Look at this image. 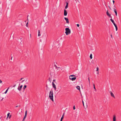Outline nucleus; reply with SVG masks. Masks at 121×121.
Masks as SVG:
<instances>
[{"instance_id": "obj_1", "label": "nucleus", "mask_w": 121, "mask_h": 121, "mask_svg": "<svg viewBox=\"0 0 121 121\" xmlns=\"http://www.w3.org/2000/svg\"><path fill=\"white\" fill-rule=\"evenodd\" d=\"M49 97L50 99L52 101H53V94L52 90L51 91L49 92Z\"/></svg>"}, {"instance_id": "obj_2", "label": "nucleus", "mask_w": 121, "mask_h": 121, "mask_svg": "<svg viewBox=\"0 0 121 121\" xmlns=\"http://www.w3.org/2000/svg\"><path fill=\"white\" fill-rule=\"evenodd\" d=\"M65 33L66 35L70 34L71 33L70 30L69 28H66L65 29Z\"/></svg>"}, {"instance_id": "obj_3", "label": "nucleus", "mask_w": 121, "mask_h": 121, "mask_svg": "<svg viewBox=\"0 0 121 121\" xmlns=\"http://www.w3.org/2000/svg\"><path fill=\"white\" fill-rule=\"evenodd\" d=\"M110 20L113 23V24H114L115 26V27L116 28V30L117 31V30L118 28L117 25L115 24V23L114 22V20H112V18Z\"/></svg>"}, {"instance_id": "obj_4", "label": "nucleus", "mask_w": 121, "mask_h": 121, "mask_svg": "<svg viewBox=\"0 0 121 121\" xmlns=\"http://www.w3.org/2000/svg\"><path fill=\"white\" fill-rule=\"evenodd\" d=\"M69 78L72 81H74L75 80L76 78V77H69Z\"/></svg>"}, {"instance_id": "obj_5", "label": "nucleus", "mask_w": 121, "mask_h": 121, "mask_svg": "<svg viewBox=\"0 0 121 121\" xmlns=\"http://www.w3.org/2000/svg\"><path fill=\"white\" fill-rule=\"evenodd\" d=\"M52 84L53 87L54 89L55 90H56V87L54 83L53 82H52Z\"/></svg>"}, {"instance_id": "obj_6", "label": "nucleus", "mask_w": 121, "mask_h": 121, "mask_svg": "<svg viewBox=\"0 0 121 121\" xmlns=\"http://www.w3.org/2000/svg\"><path fill=\"white\" fill-rule=\"evenodd\" d=\"M67 11L65 10V9L64 10V15L65 16H66L67 15Z\"/></svg>"}, {"instance_id": "obj_7", "label": "nucleus", "mask_w": 121, "mask_h": 121, "mask_svg": "<svg viewBox=\"0 0 121 121\" xmlns=\"http://www.w3.org/2000/svg\"><path fill=\"white\" fill-rule=\"evenodd\" d=\"M66 21V22L67 23H69V21L68 19V18H66L65 17H64Z\"/></svg>"}, {"instance_id": "obj_8", "label": "nucleus", "mask_w": 121, "mask_h": 121, "mask_svg": "<svg viewBox=\"0 0 121 121\" xmlns=\"http://www.w3.org/2000/svg\"><path fill=\"white\" fill-rule=\"evenodd\" d=\"M106 13L107 15L108 16L112 18V17L111 16V14L109 13L108 11L106 12Z\"/></svg>"}, {"instance_id": "obj_9", "label": "nucleus", "mask_w": 121, "mask_h": 121, "mask_svg": "<svg viewBox=\"0 0 121 121\" xmlns=\"http://www.w3.org/2000/svg\"><path fill=\"white\" fill-rule=\"evenodd\" d=\"M113 121H116V117L115 115L113 116Z\"/></svg>"}, {"instance_id": "obj_10", "label": "nucleus", "mask_w": 121, "mask_h": 121, "mask_svg": "<svg viewBox=\"0 0 121 121\" xmlns=\"http://www.w3.org/2000/svg\"><path fill=\"white\" fill-rule=\"evenodd\" d=\"M22 87V85H21L20 87H18V89L19 91H20L21 90V88Z\"/></svg>"}, {"instance_id": "obj_11", "label": "nucleus", "mask_w": 121, "mask_h": 121, "mask_svg": "<svg viewBox=\"0 0 121 121\" xmlns=\"http://www.w3.org/2000/svg\"><path fill=\"white\" fill-rule=\"evenodd\" d=\"M64 114H65V112H64L63 115H62V116L61 117V119H60V121H62V120L64 118Z\"/></svg>"}, {"instance_id": "obj_12", "label": "nucleus", "mask_w": 121, "mask_h": 121, "mask_svg": "<svg viewBox=\"0 0 121 121\" xmlns=\"http://www.w3.org/2000/svg\"><path fill=\"white\" fill-rule=\"evenodd\" d=\"M114 12L115 13L116 15V16H117V11L116 9H114Z\"/></svg>"}, {"instance_id": "obj_13", "label": "nucleus", "mask_w": 121, "mask_h": 121, "mask_svg": "<svg viewBox=\"0 0 121 121\" xmlns=\"http://www.w3.org/2000/svg\"><path fill=\"white\" fill-rule=\"evenodd\" d=\"M110 94H111V96L112 97L115 98V96H114L113 94V93H112V92L111 91L110 92Z\"/></svg>"}, {"instance_id": "obj_14", "label": "nucleus", "mask_w": 121, "mask_h": 121, "mask_svg": "<svg viewBox=\"0 0 121 121\" xmlns=\"http://www.w3.org/2000/svg\"><path fill=\"white\" fill-rule=\"evenodd\" d=\"M76 88L78 90H80V87L79 86H76Z\"/></svg>"}, {"instance_id": "obj_15", "label": "nucleus", "mask_w": 121, "mask_h": 121, "mask_svg": "<svg viewBox=\"0 0 121 121\" xmlns=\"http://www.w3.org/2000/svg\"><path fill=\"white\" fill-rule=\"evenodd\" d=\"M40 30H38V36H40L41 35L40 34Z\"/></svg>"}, {"instance_id": "obj_16", "label": "nucleus", "mask_w": 121, "mask_h": 121, "mask_svg": "<svg viewBox=\"0 0 121 121\" xmlns=\"http://www.w3.org/2000/svg\"><path fill=\"white\" fill-rule=\"evenodd\" d=\"M90 58L91 59L92 58V54H91L90 55Z\"/></svg>"}, {"instance_id": "obj_17", "label": "nucleus", "mask_w": 121, "mask_h": 121, "mask_svg": "<svg viewBox=\"0 0 121 121\" xmlns=\"http://www.w3.org/2000/svg\"><path fill=\"white\" fill-rule=\"evenodd\" d=\"M26 116L25 115V116L24 117V118H23V119L22 120V121H24V119H25L26 118Z\"/></svg>"}, {"instance_id": "obj_18", "label": "nucleus", "mask_w": 121, "mask_h": 121, "mask_svg": "<svg viewBox=\"0 0 121 121\" xmlns=\"http://www.w3.org/2000/svg\"><path fill=\"white\" fill-rule=\"evenodd\" d=\"M9 87L7 89V90H6V91H5V92H4V93L5 94H6L7 93V92L8 91V90L9 89Z\"/></svg>"}, {"instance_id": "obj_19", "label": "nucleus", "mask_w": 121, "mask_h": 121, "mask_svg": "<svg viewBox=\"0 0 121 121\" xmlns=\"http://www.w3.org/2000/svg\"><path fill=\"white\" fill-rule=\"evenodd\" d=\"M74 76H76V75H70L69 77H74Z\"/></svg>"}, {"instance_id": "obj_20", "label": "nucleus", "mask_w": 121, "mask_h": 121, "mask_svg": "<svg viewBox=\"0 0 121 121\" xmlns=\"http://www.w3.org/2000/svg\"><path fill=\"white\" fill-rule=\"evenodd\" d=\"M27 86L26 85H25L23 87V89H25L26 87Z\"/></svg>"}, {"instance_id": "obj_21", "label": "nucleus", "mask_w": 121, "mask_h": 121, "mask_svg": "<svg viewBox=\"0 0 121 121\" xmlns=\"http://www.w3.org/2000/svg\"><path fill=\"white\" fill-rule=\"evenodd\" d=\"M27 110H26L25 112V115H26V116H27Z\"/></svg>"}, {"instance_id": "obj_22", "label": "nucleus", "mask_w": 121, "mask_h": 121, "mask_svg": "<svg viewBox=\"0 0 121 121\" xmlns=\"http://www.w3.org/2000/svg\"><path fill=\"white\" fill-rule=\"evenodd\" d=\"M99 69V67H97V69L96 70V71H97L98 72V71Z\"/></svg>"}, {"instance_id": "obj_23", "label": "nucleus", "mask_w": 121, "mask_h": 121, "mask_svg": "<svg viewBox=\"0 0 121 121\" xmlns=\"http://www.w3.org/2000/svg\"><path fill=\"white\" fill-rule=\"evenodd\" d=\"M68 5H66L65 7V9H66L68 7Z\"/></svg>"}, {"instance_id": "obj_24", "label": "nucleus", "mask_w": 121, "mask_h": 121, "mask_svg": "<svg viewBox=\"0 0 121 121\" xmlns=\"http://www.w3.org/2000/svg\"><path fill=\"white\" fill-rule=\"evenodd\" d=\"M54 66L55 67V68H58V67L56 66V65H54Z\"/></svg>"}, {"instance_id": "obj_25", "label": "nucleus", "mask_w": 121, "mask_h": 121, "mask_svg": "<svg viewBox=\"0 0 121 121\" xmlns=\"http://www.w3.org/2000/svg\"><path fill=\"white\" fill-rule=\"evenodd\" d=\"M10 114V113H8L7 114V116H8V117H8L9 116V115Z\"/></svg>"}, {"instance_id": "obj_26", "label": "nucleus", "mask_w": 121, "mask_h": 121, "mask_svg": "<svg viewBox=\"0 0 121 121\" xmlns=\"http://www.w3.org/2000/svg\"><path fill=\"white\" fill-rule=\"evenodd\" d=\"M28 22H27V23H26V26L27 27L28 26Z\"/></svg>"}, {"instance_id": "obj_27", "label": "nucleus", "mask_w": 121, "mask_h": 121, "mask_svg": "<svg viewBox=\"0 0 121 121\" xmlns=\"http://www.w3.org/2000/svg\"><path fill=\"white\" fill-rule=\"evenodd\" d=\"M77 26L78 27H79V25L78 24H77Z\"/></svg>"}, {"instance_id": "obj_28", "label": "nucleus", "mask_w": 121, "mask_h": 121, "mask_svg": "<svg viewBox=\"0 0 121 121\" xmlns=\"http://www.w3.org/2000/svg\"><path fill=\"white\" fill-rule=\"evenodd\" d=\"M73 108L74 110H75V107L74 105L73 106Z\"/></svg>"}, {"instance_id": "obj_29", "label": "nucleus", "mask_w": 121, "mask_h": 121, "mask_svg": "<svg viewBox=\"0 0 121 121\" xmlns=\"http://www.w3.org/2000/svg\"><path fill=\"white\" fill-rule=\"evenodd\" d=\"M66 5H68L69 4L68 3L66 2Z\"/></svg>"}, {"instance_id": "obj_30", "label": "nucleus", "mask_w": 121, "mask_h": 121, "mask_svg": "<svg viewBox=\"0 0 121 121\" xmlns=\"http://www.w3.org/2000/svg\"><path fill=\"white\" fill-rule=\"evenodd\" d=\"M25 80H22V81L21 82V83L23 82L24 81H25Z\"/></svg>"}, {"instance_id": "obj_31", "label": "nucleus", "mask_w": 121, "mask_h": 121, "mask_svg": "<svg viewBox=\"0 0 121 121\" xmlns=\"http://www.w3.org/2000/svg\"><path fill=\"white\" fill-rule=\"evenodd\" d=\"M20 105H19L18 106H16V107H20Z\"/></svg>"}, {"instance_id": "obj_32", "label": "nucleus", "mask_w": 121, "mask_h": 121, "mask_svg": "<svg viewBox=\"0 0 121 121\" xmlns=\"http://www.w3.org/2000/svg\"><path fill=\"white\" fill-rule=\"evenodd\" d=\"M82 104H83V106H84V102H83V100H82Z\"/></svg>"}, {"instance_id": "obj_33", "label": "nucleus", "mask_w": 121, "mask_h": 121, "mask_svg": "<svg viewBox=\"0 0 121 121\" xmlns=\"http://www.w3.org/2000/svg\"><path fill=\"white\" fill-rule=\"evenodd\" d=\"M112 2H113V4H114V2H115V1L114 0H112Z\"/></svg>"}, {"instance_id": "obj_34", "label": "nucleus", "mask_w": 121, "mask_h": 121, "mask_svg": "<svg viewBox=\"0 0 121 121\" xmlns=\"http://www.w3.org/2000/svg\"><path fill=\"white\" fill-rule=\"evenodd\" d=\"M2 82V81L0 80V83H1Z\"/></svg>"}, {"instance_id": "obj_35", "label": "nucleus", "mask_w": 121, "mask_h": 121, "mask_svg": "<svg viewBox=\"0 0 121 121\" xmlns=\"http://www.w3.org/2000/svg\"><path fill=\"white\" fill-rule=\"evenodd\" d=\"M16 86V84H15L13 86V87H15Z\"/></svg>"}, {"instance_id": "obj_36", "label": "nucleus", "mask_w": 121, "mask_h": 121, "mask_svg": "<svg viewBox=\"0 0 121 121\" xmlns=\"http://www.w3.org/2000/svg\"><path fill=\"white\" fill-rule=\"evenodd\" d=\"M94 89L95 90V91H96V89L95 86L94 87Z\"/></svg>"}, {"instance_id": "obj_37", "label": "nucleus", "mask_w": 121, "mask_h": 121, "mask_svg": "<svg viewBox=\"0 0 121 121\" xmlns=\"http://www.w3.org/2000/svg\"><path fill=\"white\" fill-rule=\"evenodd\" d=\"M23 79V78H21L20 79V80H19V81H20L21 80H22Z\"/></svg>"}, {"instance_id": "obj_38", "label": "nucleus", "mask_w": 121, "mask_h": 121, "mask_svg": "<svg viewBox=\"0 0 121 121\" xmlns=\"http://www.w3.org/2000/svg\"><path fill=\"white\" fill-rule=\"evenodd\" d=\"M111 36L112 38V34L111 35Z\"/></svg>"}, {"instance_id": "obj_39", "label": "nucleus", "mask_w": 121, "mask_h": 121, "mask_svg": "<svg viewBox=\"0 0 121 121\" xmlns=\"http://www.w3.org/2000/svg\"><path fill=\"white\" fill-rule=\"evenodd\" d=\"M109 8V9H111V8L110 7V6H108Z\"/></svg>"}, {"instance_id": "obj_40", "label": "nucleus", "mask_w": 121, "mask_h": 121, "mask_svg": "<svg viewBox=\"0 0 121 121\" xmlns=\"http://www.w3.org/2000/svg\"><path fill=\"white\" fill-rule=\"evenodd\" d=\"M88 80H89V82H90V79H89V78H88Z\"/></svg>"}, {"instance_id": "obj_41", "label": "nucleus", "mask_w": 121, "mask_h": 121, "mask_svg": "<svg viewBox=\"0 0 121 121\" xmlns=\"http://www.w3.org/2000/svg\"><path fill=\"white\" fill-rule=\"evenodd\" d=\"M56 81V80L55 79H54L53 80V81L54 82Z\"/></svg>"}, {"instance_id": "obj_42", "label": "nucleus", "mask_w": 121, "mask_h": 121, "mask_svg": "<svg viewBox=\"0 0 121 121\" xmlns=\"http://www.w3.org/2000/svg\"><path fill=\"white\" fill-rule=\"evenodd\" d=\"M93 85L94 87L95 86V84H93Z\"/></svg>"}, {"instance_id": "obj_43", "label": "nucleus", "mask_w": 121, "mask_h": 121, "mask_svg": "<svg viewBox=\"0 0 121 121\" xmlns=\"http://www.w3.org/2000/svg\"><path fill=\"white\" fill-rule=\"evenodd\" d=\"M4 99V98H3L2 99H1V100L2 101L3 100V99Z\"/></svg>"}, {"instance_id": "obj_44", "label": "nucleus", "mask_w": 121, "mask_h": 121, "mask_svg": "<svg viewBox=\"0 0 121 121\" xmlns=\"http://www.w3.org/2000/svg\"><path fill=\"white\" fill-rule=\"evenodd\" d=\"M12 56L11 57V60H12Z\"/></svg>"}, {"instance_id": "obj_45", "label": "nucleus", "mask_w": 121, "mask_h": 121, "mask_svg": "<svg viewBox=\"0 0 121 121\" xmlns=\"http://www.w3.org/2000/svg\"><path fill=\"white\" fill-rule=\"evenodd\" d=\"M46 87H47V88H48V86L47 85V86H46Z\"/></svg>"}, {"instance_id": "obj_46", "label": "nucleus", "mask_w": 121, "mask_h": 121, "mask_svg": "<svg viewBox=\"0 0 121 121\" xmlns=\"http://www.w3.org/2000/svg\"><path fill=\"white\" fill-rule=\"evenodd\" d=\"M98 73H99V72H98V73H97L98 74Z\"/></svg>"}, {"instance_id": "obj_47", "label": "nucleus", "mask_w": 121, "mask_h": 121, "mask_svg": "<svg viewBox=\"0 0 121 121\" xmlns=\"http://www.w3.org/2000/svg\"><path fill=\"white\" fill-rule=\"evenodd\" d=\"M10 117H11V116H9V118H10Z\"/></svg>"}, {"instance_id": "obj_48", "label": "nucleus", "mask_w": 121, "mask_h": 121, "mask_svg": "<svg viewBox=\"0 0 121 121\" xmlns=\"http://www.w3.org/2000/svg\"><path fill=\"white\" fill-rule=\"evenodd\" d=\"M60 68V67H58V68Z\"/></svg>"}, {"instance_id": "obj_49", "label": "nucleus", "mask_w": 121, "mask_h": 121, "mask_svg": "<svg viewBox=\"0 0 121 121\" xmlns=\"http://www.w3.org/2000/svg\"><path fill=\"white\" fill-rule=\"evenodd\" d=\"M2 117H1L0 118V119H1V118Z\"/></svg>"}, {"instance_id": "obj_50", "label": "nucleus", "mask_w": 121, "mask_h": 121, "mask_svg": "<svg viewBox=\"0 0 121 121\" xmlns=\"http://www.w3.org/2000/svg\"><path fill=\"white\" fill-rule=\"evenodd\" d=\"M114 7H115V5H114Z\"/></svg>"}, {"instance_id": "obj_51", "label": "nucleus", "mask_w": 121, "mask_h": 121, "mask_svg": "<svg viewBox=\"0 0 121 121\" xmlns=\"http://www.w3.org/2000/svg\"><path fill=\"white\" fill-rule=\"evenodd\" d=\"M27 81L26 80V81Z\"/></svg>"}]
</instances>
